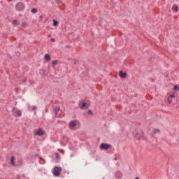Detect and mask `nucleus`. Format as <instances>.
<instances>
[{
    "label": "nucleus",
    "mask_w": 179,
    "mask_h": 179,
    "mask_svg": "<svg viewBox=\"0 0 179 179\" xmlns=\"http://www.w3.org/2000/svg\"><path fill=\"white\" fill-rule=\"evenodd\" d=\"M101 150H108V149H111V145L107 143H101L100 145Z\"/></svg>",
    "instance_id": "20e7f679"
},
{
    "label": "nucleus",
    "mask_w": 179,
    "mask_h": 179,
    "mask_svg": "<svg viewBox=\"0 0 179 179\" xmlns=\"http://www.w3.org/2000/svg\"><path fill=\"white\" fill-rule=\"evenodd\" d=\"M13 26L15 27V26L19 24V23H17V20H13Z\"/></svg>",
    "instance_id": "f3484780"
},
{
    "label": "nucleus",
    "mask_w": 179,
    "mask_h": 179,
    "mask_svg": "<svg viewBox=\"0 0 179 179\" xmlns=\"http://www.w3.org/2000/svg\"><path fill=\"white\" fill-rule=\"evenodd\" d=\"M31 12V13H37V8H32Z\"/></svg>",
    "instance_id": "aec40b11"
},
{
    "label": "nucleus",
    "mask_w": 179,
    "mask_h": 179,
    "mask_svg": "<svg viewBox=\"0 0 179 179\" xmlns=\"http://www.w3.org/2000/svg\"><path fill=\"white\" fill-rule=\"evenodd\" d=\"M58 21L55 20H53V26H58Z\"/></svg>",
    "instance_id": "6ab92c4d"
},
{
    "label": "nucleus",
    "mask_w": 179,
    "mask_h": 179,
    "mask_svg": "<svg viewBox=\"0 0 179 179\" xmlns=\"http://www.w3.org/2000/svg\"><path fill=\"white\" fill-rule=\"evenodd\" d=\"M76 125H78V124L76 123V120H73L70 122L69 127V128H71V129H73L75 127H76Z\"/></svg>",
    "instance_id": "0eeeda50"
},
{
    "label": "nucleus",
    "mask_w": 179,
    "mask_h": 179,
    "mask_svg": "<svg viewBox=\"0 0 179 179\" xmlns=\"http://www.w3.org/2000/svg\"><path fill=\"white\" fill-rule=\"evenodd\" d=\"M114 160H117V158H115Z\"/></svg>",
    "instance_id": "7c9ffc66"
},
{
    "label": "nucleus",
    "mask_w": 179,
    "mask_h": 179,
    "mask_svg": "<svg viewBox=\"0 0 179 179\" xmlns=\"http://www.w3.org/2000/svg\"><path fill=\"white\" fill-rule=\"evenodd\" d=\"M172 10L173 12H178V6H177V4H174L173 6H172Z\"/></svg>",
    "instance_id": "f8f14e48"
},
{
    "label": "nucleus",
    "mask_w": 179,
    "mask_h": 179,
    "mask_svg": "<svg viewBox=\"0 0 179 179\" xmlns=\"http://www.w3.org/2000/svg\"><path fill=\"white\" fill-rule=\"evenodd\" d=\"M32 109H33L34 111V110H37V108H36V106H34V107L32 108Z\"/></svg>",
    "instance_id": "bb28decb"
},
{
    "label": "nucleus",
    "mask_w": 179,
    "mask_h": 179,
    "mask_svg": "<svg viewBox=\"0 0 179 179\" xmlns=\"http://www.w3.org/2000/svg\"><path fill=\"white\" fill-rule=\"evenodd\" d=\"M173 90H175L176 92H178L179 90V86L178 85H175L173 87Z\"/></svg>",
    "instance_id": "a211bd4d"
},
{
    "label": "nucleus",
    "mask_w": 179,
    "mask_h": 179,
    "mask_svg": "<svg viewBox=\"0 0 179 179\" xmlns=\"http://www.w3.org/2000/svg\"><path fill=\"white\" fill-rule=\"evenodd\" d=\"M22 24L23 27H26L27 24L26 22H22Z\"/></svg>",
    "instance_id": "b1692460"
},
{
    "label": "nucleus",
    "mask_w": 179,
    "mask_h": 179,
    "mask_svg": "<svg viewBox=\"0 0 179 179\" xmlns=\"http://www.w3.org/2000/svg\"><path fill=\"white\" fill-rule=\"evenodd\" d=\"M87 114H93V111H92L91 110H89L88 111H87Z\"/></svg>",
    "instance_id": "4be33fe9"
},
{
    "label": "nucleus",
    "mask_w": 179,
    "mask_h": 179,
    "mask_svg": "<svg viewBox=\"0 0 179 179\" xmlns=\"http://www.w3.org/2000/svg\"><path fill=\"white\" fill-rule=\"evenodd\" d=\"M119 76L122 78L125 79L127 78V73L122 72V71H119Z\"/></svg>",
    "instance_id": "9b49d317"
},
{
    "label": "nucleus",
    "mask_w": 179,
    "mask_h": 179,
    "mask_svg": "<svg viewBox=\"0 0 179 179\" xmlns=\"http://www.w3.org/2000/svg\"><path fill=\"white\" fill-rule=\"evenodd\" d=\"M58 64V60H55L52 62V68H54V66H55V65Z\"/></svg>",
    "instance_id": "dca6fc26"
},
{
    "label": "nucleus",
    "mask_w": 179,
    "mask_h": 179,
    "mask_svg": "<svg viewBox=\"0 0 179 179\" xmlns=\"http://www.w3.org/2000/svg\"><path fill=\"white\" fill-rule=\"evenodd\" d=\"M44 131H43V129L38 128V129L34 131V135H36L38 136H43L44 135Z\"/></svg>",
    "instance_id": "39448f33"
},
{
    "label": "nucleus",
    "mask_w": 179,
    "mask_h": 179,
    "mask_svg": "<svg viewBox=\"0 0 179 179\" xmlns=\"http://www.w3.org/2000/svg\"><path fill=\"white\" fill-rule=\"evenodd\" d=\"M176 98V95L174 94H171L168 96L167 100H168V103L169 104H171L173 103V100L171 99H175Z\"/></svg>",
    "instance_id": "6e6552de"
},
{
    "label": "nucleus",
    "mask_w": 179,
    "mask_h": 179,
    "mask_svg": "<svg viewBox=\"0 0 179 179\" xmlns=\"http://www.w3.org/2000/svg\"><path fill=\"white\" fill-rule=\"evenodd\" d=\"M61 171H62V168L58 167V166H55L53 169V176L55 177H59V174H60Z\"/></svg>",
    "instance_id": "f03ea898"
},
{
    "label": "nucleus",
    "mask_w": 179,
    "mask_h": 179,
    "mask_svg": "<svg viewBox=\"0 0 179 179\" xmlns=\"http://www.w3.org/2000/svg\"><path fill=\"white\" fill-rule=\"evenodd\" d=\"M55 110V115H57L58 113L59 112V110H61V108L59 106H56L54 108Z\"/></svg>",
    "instance_id": "ddd939ff"
},
{
    "label": "nucleus",
    "mask_w": 179,
    "mask_h": 179,
    "mask_svg": "<svg viewBox=\"0 0 179 179\" xmlns=\"http://www.w3.org/2000/svg\"><path fill=\"white\" fill-rule=\"evenodd\" d=\"M133 135L135 138H137V139H142L144 136L143 131L141 129H136L134 131Z\"/></svg>",
    "instance_id": "f257e3e1"
},
{
    "label": "nucleus",
    "mask_w": 179,
    "mask_h": 179,
    "mask_svg": "<svg viewBox=\"0 0 179 179\" xmlns=\"http://www.w3.org/2000/svg\"><path fill=\"white\" fill-rule=\"evenodd\" d=\"M135 179H139V177H136Z\"/></svg>",
    "instance_id": "c756f323"
},
{
    "label": "nucleus",
    "mask_w": 179,
    "mask_h": 179,
    "mask_svg": "<svg viewBox=\"0 0 179 179\" xmlns=\"http://www.w3.org/2000/svg\"><path fill=\"white\" fill-rule=\"evenodd\" d=\"M22 82H23L24 83H26V82H27V78H25L24 80H22Z\"/></svg>",
    "instance_id": "393cba45"
},
{
    "label": "nucleus",
    "mask_w": 179,
    "mask_h": 179,
    "mask_svg": "<svg viewBox=\"0 0 179 179\" xmlns=\"http://www.w3.org/2000/svg\"><path fill=\"white\" fill-rule=\"evenodd\" d=\"M176 141L179 143V138H176Z\"/></svg>",
    "instance_id": "c85d7f7f"
},
{
    "label": "nucleus",
    "mask_w": 179,
    "mask_h": 179,
    "mask_svg": "<svg viewBox=\"0 0 179 179\" xmlns=\"http://www.w3.org/2000/svg\"><path fill=\"white\" fill-rule=\"evenodd\" d=\"M44 59L46 61V62H50L51 61V56H50V54H45L44 56Z\"/></svg>",
    "instance_id": "1a4fd4ad"
},
{
    "label": "nucleus",
    "mask_w": 179,
    "mask_h": 179,
    "mask_svg": "<svg viewBox=\"0 0 179 179\" xmlns=\"http://www.w3.org/2000/svg\"><path fill=\"white\" fill-rule=\"evenodd\" d=\"M55 156H56L57 159H59V154L56 152Z\"/></svg>",
    "instance_id": "5701e85b"
},
{
    "label": "nucleus",
    "mask_w": 179,
    "mask_h": 179,
    "mask_svg": "<svg viewBox=\"0 0 179 179\" xmlns=\"http://www.w3.org/2000/svg\"><path fill=\"white\" fill-rule=\"evenodd\" d=\"M15 8H16L17 10H23V9H24V4L22 2H20V3H17Z\"/></svg>",
    "instance_id": "423d86ee"
},
{
    "label": "nucleus",
    "mask_w": 179,
    "mask_h": 179,
    "mask_svg": "<svg viewBox=\"0 0 179 179\" xmlns=\"http://www.w3.org/2000/svg\"><path fill=\"white\" fill-rule=\"evenodd\" d=\"M62 2V0H56L57 3H61Z\"/></svg>",
    "instance_id": "412c9836"
},
{
    "label": "nucleus",
    "mask_w": 179,
    "mask_h": 179,
    "mask_svg": "<svg viewBox=\"0 0 179 179\" xmlns=\"http://www.w3.org/2000/svg\"><path fill=\"white\" fill-rule=\"evenodd\" d=\"M13 111L15 117H22V110L17 109V108H13Z\"/></svg>",
    "instance_id": "7ed1b4c3"
},
{
    "label": "nucleus",
    "mask_w": 179,
    "mask_h": 179,
    "mask_svg": "<svg viewBox=\"0 0 179 179\" xmlns=\"http://www.w3.org/2000/svg\"><path fill=\"white\" fill-rule=\"evenodd\" d=\"M50 41H51L52 43H54V42H55V39L51 38V39H50Z\"/></svg>",
    "instance_id": "a878e982"
},
{
    "label": "nucleus",
    "mask_w": 179,
    "mask_h": 179,
    "mask_svg": "<svg viewBox=\"0 0 179 179\" xmlns=\"http://www.w3.org/2000/svg\"><path fill=\"white\" fill-rule=\"evenodd\" d=\"M156 134H160V129H154L152 130V132L151 134V136H155V135H156Z\"/></svg>",
    "instance_id": "9d476101"
},
{
    "label": "nucleus",
    "mask_w": 179,
    "mask_h": 179,
    "mask_svg": "<svg viewBox=\"0 0 179 179\" xmlns=\"http://www.w3.org/2000/svg\"><path fill=\"white\" fill-rule=\"evenodd\" d=\"M10 163L14 167L16 166V164H15V157H11Z\"/></svg>",
    "instance_id": "4468645a"
},
{
    "label": "nucleus",
    "mask_w": 179,
    "mask_h": 179,
    "mask_svg": "<svg viewBox=\"0 0 179 179\" xmlns=\"http://www.w3.org/2000/svg\"><path fill=\"white\" fill-rule=\"evenodd\" d=\"M86 106H87V103H86V102H83L82 104L80 105V108L81 109H83V108H85V107H86Z\"/></svg>",
    "instance_id": "2eb2a0df"
},
{
    "label": "nucleus",
    "mask_w": 179,
    "mask_h": 179,
    "mask_svg": "<svg viewBox=\"0 0 179 179\" xmlns=\"http://www.w3.org/2000/svg\"><path fill=\"white\" fill-rule=\"evenodd\" d=\"M39 18L41 19V20H43V16H40Z\"/></svg>",
    "instance_id": "cd10ccee"
}]
</instances>
